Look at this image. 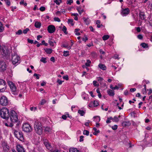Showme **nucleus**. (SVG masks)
Here are the masks:
<instances>
[{"mask_svg": "<svg viewBox=\"0 0 152 152\" xmlns=\"http://www.w3.org/2000/svg\"><path fill=\"white\" fill-rule=\"evenodd\" d=\"M35 131L36 133L39 135L42 133V129L41 124L37 120H36L34 121V125Z\"/></svg>", "mask_w": 152, "mask_h": 152, "instance_id": "nucleus-1", "label": "nucleus"}, {"mask_svg": "<svg viewBox=\"0 0 152 152\" xmlns=\"http://www.w3.org/2000/svg\"><path fill=\"white\" fill-rule=\"evenodd\" d=\"M1 117L6 120L8 119L10 116V112L9 110L5 107L1 109L0 110Z\"/></svg>", "mask_w": 152, "mask_h": 152, "instance_id": "nucleus-2", "label": "nucleus"}, {"mask_svg": "<svg viewBox=\"0 0 152 152\" xmlns=\"http://www.w3.org/2000/svg\"><path fill=\"white\" fill-rule=\"evenodd\" d=\"M9 117L10 121L12 122L16 123L18 121V115L13 110L10 111Z\"/></svg>", "mask_w": 152, "mask_h": 152, "instance_id": "nucleus-3", "label": "nucleus"}, {"mask_svg": "<svg viewBox=\"0 0 152 152\" xmlns=\"http://www.w3.org/2000/svg\"><path fill=\"white\" fill-rule=\"evenodd\" d=\"M23 130L26 132H30L32 131V128L29 124L24 123L22 126Z\"/></svg>", "mask_w": 152, "mask_h": 152, "instance_id": "nucleus-4", "label": "nucleus"}, {"mask_svg": "<svg viewBox=\"0 0 152 152\" xmlns=\"http://www.w3.org/2000/svg\"><path fill=\"white\" fill-rule=\"evenodd\" d=\"M2 54L4 56L8 58L9 56L10 50L7 46H4L2 48Z\"/></svg>", "mask_w": 152, "mask_h": 152, "instance_id": "nucleus-5", "label": "nucleus"}, {"mask_svg": "<svg viewBox=\"0 0 152 152\" xmlns=\"http://www.w3.org/2000/svg\"><path fill=\"white\" fill-rule=\"evenodd\" d=\"M6 88V82L3 79H0V91L4 92Z\"/></svg>", "mask_w": 152, "mask_h": 152, "instance_id": "nucleus-6", "label": "nucleus"}, {"mask_svg": "<svg viewBox=\"0 0 152 152\" xmlns=\"http://www.w3.org/2000/svg\"><path fill=\"white\" fill-rule=\"evenodd\" d=\"M8 103V100L5 96H2L0 99V104L3 106H6Z\"/></svg>", "mask_w": 152, "mask_h": 152, "instance_id": "nucleus-7", "label": "nucleus"}, {"mask_svg": "<svg viewBox=\"0 0 152 152\" xmlns=\"http://www.w3.org/2000/svg\"><path fill=\"white\" fill-rule=\"evenodd\" d=\"M19 56L18 55L16 54V53H14V55H12V64L14 65H15L18 63V62L19 61Z\"/></svg>", "mask_w": 152, "mask_h": 152, "instance_id": "nucleus-8", "label": "nucleus"}, {"mask_svg": "<svg viewBox=\"0 0 152 152\" xmlns=\"http://www.w3.org/2000/svg\"><path fill=\"white\" fill-rule=\"evenodd\" d=\"M7 65L5 62L3 61L0 60V72H4L6 70Z\"/></svg>", "mask_w": 152, "mask_h": 152, "instance_id": "nucleus-9", "label": "nucleus"}, {"mask_svg": "<svg viewBox=\"0 0 152 152\" xmlns=\"http://www.w3.org/2000/svg\"><path fill=\"white\" fill-rule=\"evenodd\" d=\"M7 83L12 91L13 92L16 91V87L15 84L11 81H8Z\"/></svg>", "mask_w": 152, "mask_h": 152, "instance_id": "nucleus-10", "label": "nucleus"}, {"mask_svg": "<svg viewBox=\"0 0 152 152\" xmlns=\"http://www.w3.org/2000/svg\"><path fill=\"white\" fill-rule=\"evenodd\" d=\"M55 27L53 25H50L48 26V31L49 33H53L55 31Z\"/></svg>", "mask_w": 152, "mask_h": 152, "instance_id": "nucleus-11", "label": "nucleus"}, {"mask_svg": "<svg viewBox=\"0 0 152 152\" xmlns=\"http://www.w3.org/2000/svg\"><path fill=\"white\" fill-rule=\"evenodd\" d=\"M129 9L127 8L125 9H123L122 10L121 14L123 16H126L129 14Z\"/></svg>", "mask_w": 152, "mask_h": 152, "instance_id": "nucleus-12", "label": "nucleus"}, {"mask_svg": "<svg viewBox=\"0 0 152 152\" xmlns=\"http://www.w3.org/2000/svg\"><path fill=\"white\" fill-rule=\"evenodd\" d=\"M139 17L142 20H145V13L143 12H140L139 13Z\"/></svg>", "mask_w": 152, "mask_h": 152, "instance_id": "nucleus-13", "label": "nucleus"}, {"mask_svg": "<svg viewBox=\"0 0 152 152\" xmlns=\"http://www.w3.org/2000/svg\"><path fill=\"white\" fill-rule=\"evenodd\" d=\"M44 144L48 149L50 150V149L52 148V146L50 144L47 142L45 141L44 142Z\"/></svg>", "mask_w": 152, "mask_h": 152, "instance_id": "nucleus-14", "label": "nucleus"}, {"mask_svg": "<svg viewBox=\"0 0 152 152\" xmlns=\"http://www.w3.org/2000/svg\"><path fill=\"white\" fill-rule=\"evenodd\" d=\"M107 93L110 96H113L115 94L114 91L110 89L108 90L107 91Z\"/></svg>", "mask_w": 152, "mask_h": 152, "instance_id": "nucleus-15", "label": "nucleus"}, {"mask_svg": "<svg viewBox=\"0 0 152 152\" xmlns=\"http://www.w3.org/2000/svg\"><path fill=\"white\" fill-rule=\"evenodd\" d=\"M122 124L124 126H128L131 125V124L129 121H124Z\"/></svg>", "mask_w": 152, "mask_h": 152, "instance_id": "nucleus-16", "label": "nucleus"}, {"mask_svg": "<svg viewBox=\"0 0 152 152\" xmlns=\"http://www.w3.org/2000/svg\"><path fill=\"white\" fill-rule=\"evenodd\" d=\"M76 9L80 15H81V13L83 12V10L82 9L81 7L80 6L77 7Z\"/></svg>", "mask_w": 152, "mask_h": 152, "instance_id": "nucleus-17", "label": "nucleus"}, {"mask_svg": "<svg viewBox=\"0 0 152 152\" xmlns=\"http://www.w3.org/2000/svg\"><path fill=\"white\" fill-rule=\"evenodd\" d=\"M41 25V23L40 22L38 21H36L35 22L34 26L36 28H39Z\"/></svg>", "mask_w": 152, "mask_h": 152, "instance_id": "nucleus-18", "label": "nucleus"}, {"mask_svg": "<svg viewBox=\"0 0 152 152\" xmlns=\"http://www.w3.org/2000/svg\"><path fill=\"white\" fill-rule=\"evenodd\" d=\"M69 152H80V151L76 148H71L69 149Z\"/></svg>", "mask_w": 152, "mask_h": 152, "instance_id": "nucleus-19", "label": "nucleus"}, {"mask_svg": "<svg viewBox=\"0 0 152 152\" xmlns=\"http://www.w3.org/2000/svg\"><path fill=\"white\" fill-rule=\"evenodd\" d=\"M99 67L103 70H105L106 69V66L102 64H99Z\"/></svg>", "mask_w": 152, "mask_h": 152, "instance_id": "nucleus-20", "label": "nucleus"}, {"mask_svg": "<svg viewBox=\"0 0 152 152\" xmlns=\"http://www.w3.org/2000/svg\"><path fill=\"white\" fill-rule=\"evenodd\" d=\"M45 52L47 53V54H50L52 52V50L50 48H46L45 49Z\"/></svg>", "mask_w": 152, "mask_h": 152, "instance_id": "nucleus-21", "label": "nucleus"}, {"mask_svg": "<svg viewBox=\"0 0 152 152\" xmlns=\"http://www.w3.org/2000/svg\"><path fill=\"white\" fill-rule=\"evenodd\" d=\"M78 113L80 114L81 116H83L85 114V113L84 111L83 110H79L78 111Z\"/></svg>", "mask_w": 152, "mask_h": 152, "instance_id": "nucleus-22", "label": "nucleus"}, {"mask_svg": "<svg viewBox=\"0 0 152 152\" xmlns=\"http://www.w3.org/2000/svg\"><path fill=\"white\" fill-rule=\"evenodd\" d=\"M120 116L119 115L118 117H117L116 116L114 117L113 118V122H118L119 121V118H120Z\"/></svg>", "mask_w": 152, "mask_h": 152, "instance_id": "nucleus-23", "label": "nucleus"}, {"mask_svg": "<svg viewBox=\"0 0 152 152\" xmlns=\"http://www.w3.org/2000/svg\"><path fill=\"white\" fill-rule=\"evenodd\" d=\"M14 135L18 139H19V138L18 137V135L19 134V132H18V130H17L15 129L14 130Z\"/></svg>", "mask_w": 152, "mask_h": 152, "instance_id": "nucleus-24", "label": "nucleus"}, {"mask_svg": "<svg viewBox=\"0 0 152 152\" xmlns=\"http://www.w3.org/2000/svg\"><path fill=\"white\" fill-rule=\"evenodd\" d=\"M22 133V132H21ZM24 138L23 137V135L22 133H21L20 132V141H21L22 142L24 141Z\"/></svg>", "mask_w": 152, "mask_h": 152, "instance_id": "nucleus-25", "label": "nucleus"}, {"mask_svg": "<svg viewBox=\"0 0 152 152\" xmlns=\"http://www.w3.org/2000/svg\"><path fill=\"white\" fill-rule=\"evenodd\" d=\"M4 30V28L3 26L2 23L1 22H0V32H3Z\"/></svg>", "mask_w": 152, "mask_h": 152, "instance_id": "nucleus-26", "label": "nucleus"}, {"mask_svg": "<svg viewBox=\"0 0 152 152\" xmlns=\"http://www.w3.org/2000/svg\"><path fill=\"white\" fill-rule=\"evenodd\" d=\"M140 45L144 48H146L148 47V45L145 43H142Z\"/></svg>", "mask_w": 152, "mask_h": 152, "instance_id": "nucleus-27", "label": "nucleus"}, {"mask_svg": "<svg viewBox=\"0 0 152 152\" xmlns=\"http://www.w3.org/2000/svg\"><path fill=\"white\" fill-rule=\"evenodd\" d=\"M93 129V130L95 131V132L93 133V134L94 135H96L98 133L100 132V131L99 130H97V129L96 128L94 127Z\"/></svg>", "mask_w": 152, "mask_h": 152, "instance_id": "nucleus-28", "label": "nucleus"}, {"mask_svg": "<svg viewBox=\"0 0 152 152\" xmlns=\"http://www.w3.org/2000/svg\"><path fill=\"white\" fill-rule=\"evenodd\" d=\"M44 130L46 132H49L51 131V129L50 127H45V129H44Z\"/></svg>", "mask_w": 152, "mask_h": 152, "instance_id": "nucleus-29", "label": "nucleus"}, {"mask_svg": "<svg viewBox=\"0 0 152 152\" xmlns=\"http://www.w3.org/2000/svg\"><path fill=\"white\" fill-rule=\"evenodd\" d=\"M67 28L65 26H64L63 27L62 31L64 32L65 34H68L67 32L66 31Z\"/></svg>", "mask_w": 152, "mask_h": 152, "instance_id": "nucleus-30", "label": "nucleus"}, {"mask_svg": "<svg viewBox=\"0 0 152 152\" xmlns=\"http://www.w3.org/2000/svg\"><path fill=\"white\" fill-rule=\"evenodd\" d=\"M46 101L45 99H42L41 101L39 102V105L40 106L41 105H43L46 103Z\"/></svg>", "mask_w": 152, "mask_h": 152, "instance_id": "nucleus-31", "label": "nucleus"}, {"mask_svg": "<svg viewBox=\"0 0 152 152\" xmlns=\"http://www.w3.org/2000/svg\"><path fill=\"white\" fill-rule=\"evenodd\" d=\"M109 38V36L108 35H104L102 37V39L104 40H107Z\"/></svg>", "mask_w": 152, "mask_h": 152, "instance_id": "nucleus-32", "label": "nucleus"}, {"mask_svg": "<svg viewBox=\"0 0 152 152\" xmlns=\"http://www.w3.org/2000/svg\"><path fill=\"white\" fill-rule=\"evenodd\" d=\"M40 61L44 63H46L47 62L46 61V58H45L44 57L42 58L40 60Z\"/></svg>", "mask_w": 152, "mask_h": 152, "instance_id": "nucleus-33", "label": "nucleus"}, {"mask_svg": "<svg viewBox=\"0 0 152 152\" xmlns=\"http://www.w3.org/2000/svg\"><path fill=\"white\" fill-rule=\"evenodd\" d=\"M91 63V61L89 60H87L85 64L86 66H90Z\"/></svg>", "mask_w": 152, "mask_h": 152, "instance_id": "nucleus-34", "label": "nucleus"}, {"mask_svg": "<svg viewBox=\"0 0 152 152\" xmlns=\"http://www.w3.org/2000/svg\"><path fill=\"white\" fill-rule=\"evenodd\" d=\"M94 119H96V121L99 122L100 120V118L99 116H96L94 117Z\"/></svg>", "mask_w": 152, "mask_h": 152, "instance_id": "nucleus-35", "label": "nucleus"}, {"mask_svg": "<svg viewBox=\"0 0 152 152\" xmlns=\"http://www.w3.org/2000/svg\"><path fill=\"white\" fill-rule=\"evenodd\" d=\"M9 146L7 145L3 148V150L5 152L8 151H9Z\"/></svg>", "mask_w": 152, "mask_h": 152, "instance_id": "nucleus-36", "label": "nucleus"}, {"mask_svg": "<svg viewBox=\"0 0 152 152\" xmlns=\"http://www.w3.org/2000/svg\"><path fill=\"white\" fill-rule=\"evenodd\" d=\"M48 42H49V44H50V46H54V44H53L54 42H55V43H56V42H55L54 41H51L50 40Z\"/></svg>", "mask_w": 152, "mask_h": 152, "instance_id": "nucleus-37", "label": "nucleus"}, {"mask_svg": "<svg viewBox=\"0 0 152 152\" xmlns=\"http://www.w3.org/2000/svg\"><path fill=\"white\" fill-rule=\"evenodd\" d=\"M69 51H64L63 55L67 56L69 55Z\"/></svg>", "mask_w": 152, "mask_h": 152, "instance_id": "nucleus-38", "label": "nucleus"}, {"mask_svg": "<svg viewBox=\"0 0 152 152\" xmlns=\"http://www.w3.org/2000/svg\"><path fill=\"white\" fill-rule=\"evenodd\" d=\"M35 77H36L37 79H39V77H40L41 75L39 74H38L36 73H34L33 75Z\"/></svg>", "mask_w": 152, "mask_h": 152, "instance_id": "nucleus-39", "label": "nucleus"}, {"mask_svg": "<svg viewBox=\"0 0 152 152\" xmlns=\"http://www.w3.org/2000/svg\"><path fill=\"white\" fill-rule=\"evenodd\" d=\"M96 91L97 93L98 94V96L99 98H101L102 96V95L100 93L99 89L98 88L96 89Z\"/></svg>", "mask_w": 152, "mask_h": 152, "instance_id": "nucleus-40", "label": "nucleus"}, {"mask_svg": "<svg viewBox=\"0 0 152 152\" xmlns=\"http://www.w3.org/2000/svg\"><path fill=\"white\" fill-rule=\"evenodd\" d=\"M84 134L86 135L87 136L89 134V132L87 130H84L83 132Z\"/></svg>", "mask_w": 152, "mask_h": 152, "instance_id": "nucleus-41", "label": "nucleus"}, {"mask_svg": "<svg viewBox=\"0 0 152 152\" xmlns=\"http://www.w3.org/2000/svg\"><path fill=\"white\" fill-rule=\"evenodd\" d=\"M4 1L8 6L10 5V0H4Z\"/></svg>", "mask_w": 152, "mask_h": 152, "instance_id": "nucleus-42", "label": "nucleus"}, {"mask_svg": "<svg viewBox=\"0 0 152 152\" xmlns=\"http://www.w3.org/2000/svg\"><path fill=\"white\" fill-rule=\"evenodd\" d=\"M20 4L21 5H24L25 6H26L27 5V4L26 3H24V0H21V1L20 2Z\"/></svg>", "mask_w": 152, "mask_h": 152, "instance_id": "nucleus-43", "label": "nucleus"}, {"mask_svg": "<svg viewBox=\"0 0 152 152\" xmlns=\"http://www.w3.org/2000/svg\"><path fill=\"white\" fill-rule=\"evenodd\" d=\"M20 152H25L24 148L22 146L20 145Z\"/></svg>", "mask_w": 152, "mask_h": 152, "instance_id": "nucleus-44", "label": "nucleus"}, {"mask_svg": "<svg viewBox=\"0 0 152 152\" xmlns=\"http://www.w3.org/2000/svg\"><path fill=\"white\" fill-rule=\"evenodd\" d=\"M1 145L3 148L7 146V143L4 141H2Z\"/></svg>", "mask_w": 152, "mask_h": 152, "instance_id": "nucleus-45", "label": "nucleus"}, {"mask_svg": "<svg viewBox=\"0 0 152 152\" xmlns=\"http://www.w3.org/2000/svg\"><path fill=\"white\" fill-rule=\"evenodd\" d=\"M73 20L72 19H68V23H70L72 26H73L74 24L73 23Z\"/></svg>", "mask_w": 152, "mask_h": 152, "instance_id": "nucleus-46", "label": "nucleus"}, {"mask_svg": "<svg viewBox=\"0 0 152 152\" xmlns=\"http://www.w3.org/2000/svg\"><path fill=\"white\" fill-rule=\"evenodd\" d=\"M29 30V29L28 28H27L23 30V33L24 34H26L27 33V32Z\"/></svg>", "mask_w": 152, "mask_h": 152, "instance_id": "nucleus-47", "label": "nucleus"}, {"mask_svg": "<svg viewBox=\"0 0 152 152\" xmlns=\"http://www.w3.org/2000/svg\"><path fill=\"white\" fill-rule=\"evenodd\" d=\"M93 104L94 107H96L98 105V102L97 101H94V102Z\"/></svg>", "mask_w": 152, "mask_h": 152, "instance_id": "nucleus-48", "label": "nucleus"}, {"mask_svg": "<svg viewBox=\"0 0 152 152\" xmlns=\"http://www.w3.org/2000/svg\"><path fill=\"white\" fill-rule=\"evenodd\" d=\"M73 2V1L72 0H68L67 1L66 3L67 4L71 5Z\"/></svg>", "mask_w": 152, "mask_h": 152, "instance_id": "nucleus-49", "label": "nucleus"}, {"mask_svg": "<svg viewBox=\"0 0 152 152\" xmlns=\"http://www.w3.org/2000/svg\"><path fill=\"white\" fill-rule=\"evenodd\" d=\"M111 128L115 130L117 129L118 126L117 125H114V126H112Z\"/></svg>", "mask_w": 152, "mask_h": 152, "instance_id": "nucleus-50", "label": "nucleus"}, {"mask_svg": "<svg viewBox=\"0 0 152 152\" xmlns=\"http://www.w3.org/2000/svg\"><path fill=\"white\" fill-rule=\"evenodd\" d=\"M54 20L55 21H57L58 22H60L61 21L60 20L58 17H55L54 18Z\"/></svg>", "mask_w": 152, "mask_h": 152, "instance_id": "nucleus-51", "label": "nucleus"}, {"mask_svg": "<svg viewBox=\"0 0 152 152\" xmlns=\"http://www.w3.org/2000/svg\"><path fill=\"white\" fill-rule=\"evenodd\" d=\"M84 37H85L83 38L82 39L83 41H84L85 42H86L87 40H88V38L87 36L86 35H85Z\"/></svg>", "mask_w": 152, "mask_h": 152, "instance_id": "nucleus-52", "label": "nucleus"}, {"mask_svg": "<svg viewBox=\"0 0 152 152\" xmlns=\"http://www.w3.org/2000/svg\"><path fill=\"white\" fill-rule=\"evenodd\" d=\"M5 125L6 126H10V127H12L13 126V124L12 123H10V125H8V124L7 123H5Z\"/></svg>", "mask_w": 152, "mask_h": 152, "instance_id": "nucleus-53", "label": "nucleus"}, {"mask_svg": "<svg viewBox=\"0 0 152 152\" xmlns=\"http://www.w3.org/2000/svg\"><path fill=\"white\" fill-rule=\"evenodd\" d=\"M84 21L86 22L87 24H89V21L88 19L84 18Z\"/></svg>", "mask_w": 152, "mask_h": 152, "instance_id": "nucleus-54", "label": "nucleus"}, {"mask_svg": "<svg viewBox=\"0 0 152 152\" xmlns=\"http://www.w3.org/2000/svg\"><path fill=\"white\" fill-rule=\"evenodd\" d=\"M137 38L140 39H142L143 36L141 34H139L137 36Z\"/></svg>", "mask_w": 152, "mask_h": 152, "instance_id": "nucleus-55", "label": "nucleus"}, {"mask_svg": "<svg viewBox=\"0 0 152 152\" xmlns=\"http://www.w3.org/2000/svg\"><path fill=\"white\" fill-rule=\"evenodd\" d=\"M113 58H114L115 59H119L120 58L118 57V55L117 54L115 55L114 56H113Z\"/></svg>", "mask_w": 152, "mask_h": 152, "instance_id": "nucleus-56", "label": "nucleus"}, {"mask_svg": "<svg viewBox=\"0 0 152 152\" xmlns=\"http://www.w3.org/2000/svg\"><path fill=\"white\" fill-rule=\"evenodd\" d=\"M27 40L28 42L31 44H32L34 43V41L33 40L30 39H28Z\"/></svg>", "mask_w": 152, "mask_h": 152, "instance_id": "nucleus-57", "label": "nucleus"}, {"mask_svg": "<svg viewBox=\"0 0 152 152\" xmlns=\"http://www.w3.org/2000/svg\"><path fill=\"white\" fill-rule=\"evenodd\" d=\"M39 10L42 11H43L45 10V8L44 7H42L39 8Z\"/></svg>", "mask_w": 152, "mask_h": 152, "instance_id": "nucleus-58", "label": "nucleus"}, {"mask_svg": "<svg viewBox=\"0 0 152 152\" xmlns=\"http://www.w3.org/2000/svg\"><path fill=\"white\" fill-rule=\"evenodd\" d=\"M63 78L64 79H65L66 80H67L69 79L68 76V75H66V76H64L63 77Z\"/></svg>", "mask_w": 152, "mask_h": 152, "instance_id": "nucleus-59", "label": "nucleus"}, {"mask_svg": "<svg viewBox=\"0 0 152 152\" xmlns=\"http://www.w3.org/2000/svg\"><path fill=\"white\" fill-rule=\"evenodd\" d=\"M54 2L56 3V4L59 5L60 2L59 1V0H55L54 1Z\"/></svg>", "mask_w": 152, "mask_h": 152, "instance_id": "nucleus-60", "label": "nucleus"}, {"mask_svg": "<svg viewBox=\"0 0 152 152\" xmlns=\"http://www.w3.org/2000/svg\"><path fill=\"white\" fill-rule=\"evenodd\" d=\"M83 137H84V136H81L80 137V139L79 141L80 142H81L82 141H83Z\"/></svg>", "mask_w": 152, "mask_h": 152, "instance_id": "nucleus-61", "label": "nucleus"}, {"mask_svg": "<svg viewBox=\"0 0 152 152\" xmlns=\"http://www.w3.org/2000/svg\"><path fill=\"white\" fill-rule=\"evenodd\" d=\"M103 80V78L101 77H98V81L99 82H101Z\"/></svg>", "mask_w": 152, "mask_h": 152, "instance_id": "nucleus-62", "label": "nucleus"}, {"mask_svg": "<svg viewBox=\"0 0 152 152\" xmlns=\"http://www.w3.org/2000/svg\"><path fill=\"white\" fill-rule=\"evenodd\" d=\"M62 118L64 120H66V119L67 116L66 115H62Z\"/></svg>", "mask_w": 152, "mask_h": 152, "instance_id": "nucleus-63", "label": "nucleus"}, {"mask_svg": "<svg viewBox=\"0 0 152 152\" xmlns=\"http://www.w3.org/2000/svg\"><path fill=\"white\" fill-rule=\"evenodd\" d=\"M57 82L58 83L59 85H61L62 83V81L59 79H58L57 80Z\"/></svg>", "mask_w": 152, "mask_h": 152, "instance_id": "nucleus-64", "label": "nucleus"}]
</instances>
